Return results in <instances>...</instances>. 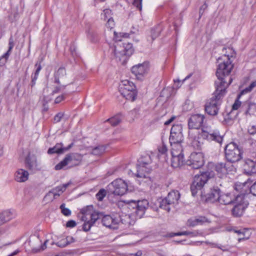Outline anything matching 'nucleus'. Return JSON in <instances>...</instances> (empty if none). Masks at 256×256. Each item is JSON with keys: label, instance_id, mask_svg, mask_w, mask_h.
<instances>
[{"label": "nucleus", "instance_id": "f257e3e1", "mask_svg": "<svg viewBox=\"0 0 256 256\" xmlns=\"http://www.w3.org/2000/svg\"><path fill=\"white\" fill-rule=\"evenodd\" d=\"M218 66L216 72V76L218 80L215 82V86H221L224 88V90L232 81L230 76H228L234 68L232 61L229 55L224 54L217 60Z\"/></svg>", "mask_w": 256, "mask_h": 256}, {"label": "nucleus", "instance_id": "f03ea898", "mask_svg": "<svg viewBox=\"0 0 256 256\" xmlns=\"http://www.w3.org/2000/svg\"><path fill=\"white\" fill-rule=\"evenodd\" d=\"M226 92L224 87L219 86L216 88L212 96L204 105V111L208 114L210 116H216L218 114L220 104V100L224 96Z\"/></svg>", "mask_w": 256, "mask_h": 256}, {"label": "nucleus", "instance_id": "7ed1b4c3", "mask_svg": "<svg viewBox=\"0 0 256 256\" xmlns=\"http://www.w3.org/2000/svg\"><path fill=\"white\" fill-rule=\"evenodd\" d=\"M233 204L234 206L231 210L232 215L234 218L241 217L249 204L248 194L240 192L237 194Z\"/></svg>", "mask_w": 256, "mask_h": 256}, {"label": "nucleus", "instance_id": "20e7f679", "mask_svg": "<svg viewBox=\"0 0 256 256\" xmlns=\"http://www.w3.org/2000/svg\"><path fill=\"white\" fill-rule=\"evenodd\" d=\"M243 152L236 143L232 142L224 148V158L230 164L240 161L242 158Z\"/></svg>", "mask_w": 256, "mask_h": 256}, {"label": "nucleus", "instance_id": "39448f33", "mask_svg": "<svg viewBox=\"0 0 256 256\" xmlns=\"http://www.w3.org/2000/svg\"><path fill=\"white\" fill-rule=\"evenodd\" d=\"M213 176V172L209 171L202 172L200 174H196L190 186L192 196H195L198 192L201 190L208 180Z\"/></svg>", "mask_w": 256, "mask_h": 256}, {"label": "nucleus", "instance_id": "423d86ee", "mask_svg": "<svg viewBox=\"0 0 256 256\" xmlns=\"http://www.w3.org/2000/svg\"><path fill=\"white\" fill-rule=\"evenodd\" d=\"M119 91L121 94L127 100L134 101L137 96V91L134 84L128 80L121 82L119 86Z\"/></svg>", "mask_w": 256, "mask_h": 256}, {"label": "nucleus", "instance_id": "0eeeda50", "mask_svg": "<svg viewBox=\"0 0 256 256\" xmlns=\"http://www.w3.org/2000/svg\"><path fill=\"white\" fill-rule=\"evenodd\" d=\"M182 124H174L171 128L169 142L170 146L179 150H182L181 143L184 140Z\"/></svg>", "mask_w": 256, "mask_h": 256}, {"label": "nucleus", "instance_id": "6e6552de", "mask_svg": "<svg viewBox=\"0 0 256 256\" xmlns=\"http://www.w3.org/2000/svg\"><path fill=\"white\" fill-rule=\"evenodd\" d=\"M82 160V156L78 153H70L67 154L64 158L58 164L54 167L56 170L64 169L68 165V168L78 165Z\"/></svg>", "mask_w": 256, "mask_h": 256}, {"label": "nucleus", "instance_id": "1a4fd4ad", "mask_svg": "<svg viewBox=\"0 0 256 256\" xmlns=\"http://www.w3.org/2000/svg\"><path fill=\"white\" fill-rule=\"evenodd\" d=\"M152 160L151 156L149 154L142 156L138 161L137 164V173L136 176L138 178H148V174L152 170V169L148 168V166L152 162Z\"/></svg>", "mask_w": 256, "mask_h": 256}, {"label": "nucleus", "instance_id": "9d476101", "mask_svg": "<svg viewBox=\"0 0 256 256\" xmlns=\"http://www.w3.org/2000/svg\"><path fill=\"white\" fill-rule=\"evenodd\" d=\"M128 205V208L133 210L132 212L134 213L138 218H140L148 206V202L146 199L138 201L130 200Z\"/></svg>", "mask_w": 256, "mask_h": 256}, {"label": "nucleus", "instance_id": "9b49d317", "mask_svg": "<svg viewBox=\"0 0 256 256\" xmlns=\"http://www.w3.org/2000/svg\"><path fill=\"white\" fill-rule=\"evenodd\" d=\"M127 184L122 180L116 179L108 186V192L116 196H123L128 191Z\"/></svg>", "mask_w": 256, "mask_h": 256}, {"label": "nucleus", "instance_id": "f8f14e48", "mask_svg": "<svg viewBox=\"0 0 256 256\" xmlns=\"http://www.w3.org/2000/svg\"><path fill=\"white\" fill-rule=\"evenodd\" d=\"M187 169L200 168L204 164V156L202 152H192L189 156L186 162Z\"/></svg>", "mask_w": 256, "mask_h": 256}, {"label": "nucleus", "instance_id": "ddd939ff", "mask_svg": "<svg viewBox=\"0 0 256 256\" xmlns=\"http://www.w3.org/2000/svg\"><path fill=\"white\" fill-rule=\"evenodd\" d=\"M134 49L132 44L128 42H118L114 46V54L116 56H130L134 52Z\"/></svg>", "mask_w": 256, "mask_h": 256}, {"label": "nucleus", "instance_id": "4468645a", "mask_svg": "<svg viewBox=\"0 0 256 256\" xmlns=\"http://www.w3.org/2000/svg\"><path fill=\"white\" fill-rule=\"evenodd\" d=\"M198 138H202L208 141H214L218 144H222L223 140V137L220 136L218 130H208L202 128L201 132L198 134Z\"/></svg>", "mask_w": 256, "mask_h": 256}, {"label": "nucleus", "instance_id": "2eb2a0df", "mask_svg": "<svg viewBox=\"0 0 256 256\" xmlns=\"http://www.w3.org/2000/svg\"><path fill=\"white\" fill-rule=\"evenodd\" d=\"M182 150H179L174 148H172V166L176 168L182 166L184 162V154L182 153Z\"/></svg>", "mask_w": 256, "mask_h": 256}, {"label": "nucleus", "instance_id": "dca6fc26", "mask_svg": "<svg viewBox=\"0 0 256 256\" xmlns=\"http://www.w3.org/2000/svg\"><path fill=\"white\" fill-rule=\"evenodd\" d=\"M102 225L110 228L116 230L118 228L120 224V216L113 217L110 215H104L102 218Z\"/></svg>", "mask_w": 256, "mask_h": 256}, {"label": "nucleus", "instance_id": "f3484780", "mask_svg": "<svg viewBox=\"0 0 256 256\" xmlns=\"http://www.w3.org/2000/svg\"><path fill=\"white\" fill-rule=\"evenodd\" d=\"M234 168L231 164L218 162L215 165L214 170L220 178L226 176L229 172H232Z\"/></svg>", "mask_w": 256, "mask_h": 256}, {"label": "nucleus", "instance_id": "a211bd4d", "mask_svg": "<svg viewBox=\"0 0 256 256\" xmlns=\"http://www.w3.org/2000/svg\"><path fill=\"white\" fill-rule=\"evenodd\" d=\"M205 117L204 115L196 114L192 115L188 120L189 128L198 129L202 125Z\"/></svg>", "mask_w": 256, "mask_h": 256}, {"label": "nucleus", "instance_id": "6ab92c4d", "mask_svg": "<svg viewBox=\"0 0 256 256\" xmlns=\"http://www.w3.org/2000/svg\"><path fill=\"white\" fill-rule=\"evenodd\" d=\"M148 70V63L146 62L135 65L131 68L132 72L139 80L142 79L144 74L147 73Z\"/></svg>", "mask_w": 256, "mask_h": 256}, {"label": "nucleus", "instance_id": "aec40b11", "mask_svg": "<svg viewBox=\"0 0 256 256\" xmlns=\"http://www.w3.org/2000/svg\"><path fill=\"white\" fill-rule=\"evenodd\" d=\"M240 112L246 116H252L256 112V103L248 100L242 102L240 106Z\"/></svg>", "mask_w": 256, "mask_h": 256}, {"label": "nucleus", "instance_id": "412c9836", "mask_svg": "<svg viewBox=\"0 0 256 256\" xmlns=\"http://www.w3.org/2000/svg\"><path fill=\"white\" fill-rule=\"evenodd\" d=\"M221 191L218 186H214L206 195V201L207 202L214 203L219 201Z\"/></svg>", "mask_w": 256, "mask_h": 256}, {"label": "nucleus", "instance_id": "4be33fe9", "mask_svg": "<svg viewBox=\"0 0 256 256\" xmlns=\"http://www.w3.org/2000/svg\"><path fill=\"white\" fill-rule=\"evenodd\" d=\"M74 146V143L72 142L66 147H64L62 143H57L54 147L50 148L48 150V154H62L65 152L68 151Z\"/></svg>", "mask_w": 256, "mask_h": 256}, {"label": "nucleus", "instance_id": "5701e85b", "mask_svg": "<svg viewBox=\"0 0 256 256\" xmlns=\"http://www.w3.org/2000/svg\"><path fill=\"white\" fill-rule=\"evenodd\" d=\"M236 196L231 192L220 194L218 202L224 205L233 204L235 202Z\"/></svg>", "mask_w": 256, "mask_h": 256}, {"label": "nucleus", "instance_id": "b1692460", "mask_svg": "<svg viewBox=\"0 0 256 256\" xmlns=\"http://www.w3.org/2000/svg\"><path fill=\"white\" fill-rule=\"evenodd\" d=\"M244 168L245 172L248 174H256V162L254 160L246 159Z\"/></svg>", "mask_w": 256, "mask_h": 256}, {"label": "nucleus", "instance_id": "393cba45", "mask_svg": "<svg viewBox=\"0 0 256 256\" xmlns=\"http://www.w3.org/2000/svg\"><path fill=\"white\" fill-rule=\"evenodd\" d=\"M210 221L206 216H199L194 219H188L187 222V225L188 226L194 227L197 225L202 224L205 222L210 223Z\"/></svg>", "mask_w": 256, "mask_h": 256}, {"label": "nucleus", "instance_id": "a878e982", "mask_svg": "<svg viewBox=\"0 0 256 256\" xmlns=\"http://www.w3.org/2000/svg\"><path fill=\"white\" fill-rule=\"evenodd\" d=\"M26 167L30 170H34L36 169L37 162L36 157L30 154L26 156L24 160Z\"/></svg>", "mask_w": 256, "mask_h": 256}, {"label": "nucleus", "instance_id": "bb28decb", "mask_svg": "<svg viewBox=\"0 0 256 256\" xmlns=\"http://www.w3.org/2000/svg\"><path fill=\"white\" fill-rule=\"evenodd\" d=\"M66 70L64 68L60 67L54 74V82L60 84V81L64 82L66 78Z\"/></svg>", "mask_w": 256, "mask_h": 256}, {"label": "nucleus", "instance_id": "cd10ccee", "mask_svg": "<svg viewBox=\"0 0 256 256\" xmlns=\"http://www.w3.org/2000/svg\"><path fill=\"white\" fill-rule=\"evenodd\" d=\"M28 172L23 169L18 170L15 173V180L18 182H24L28 178Z\"/></svg>", "mask_w": 256, "mask_h": 256}, {"label": "nucleus", "instance_id": "c85d7f7f", "mask_svg": "<svg viewBox=\"0 0 256 256\" xmlns=\"http://www.w3.org/2000/svg\"><path fill=\"white\" fill-rule=\"evenodd\" d=\"M14 218L12 213L6 210L0 213V226L9 222Z\"/></svg>", "mask_w": 256, "mask_h": 256}, {"label": "nucleus", "instance_id": "c756f323", "mask_svg": "<svg viewBox=\"0 0 256 256\" xmlns=\"http://www.w3.org/2000/svg\"><path fill=\"white\" fill-rule=\"evenodd\" d=\"M166 198L169 202L174 204L178 202L180 198V194L178 190H172L168 194Z\"/></svg>", "mask_w": 256, "mask_h": 256}, {"label": "nucleus", "instance_id": "7c9ffc66", "mask_svg": "<svg viewBox=\"0 0 256 256\" xmlns=\"http://www.w3.org/2000/svg\"><path fill=\"white\" fill-rule=\"evenodd\" d=\"M102 212L94 211L90 214V219L88 220L90 223L94 225L99 219H102Z\"/></svg>", "mask_w": 256, "mask_h": 256}, {"label": "nucleus", "instance_id": "2f4dec72", "mask_svg": "<svg viewBox=\"0 0 256 256\" xmlns=\"http://www.w3.org/2000/svg\"><path fill=\"white\" fill-rule=\"evenodd\" d=\"M102 212L94 211L90 214V219L88 220L90 223L94 225L99 219H102Z\"/></svg>", "mask_w": 256, "mask_h": 256}, {"label": "nucleus", "instance_id": "473e14b6", "mask_svg": "<svg viewBox=\"0 0 256 256\" xmlns=\"http://www.w3.org/2000/svg\"><path fill=\"white\" fill-rule=\"evenodd\" d=\"M87 36L92 42H96L98 40V34L97 32L92 29H90L88 30Z\"/></svg>", "mask_w": 256, "mask_h": 256}, {"label": "nucleus", "instance_id": "72a5a7b5", "mask_svg": "<svg viewBox=\"0 0 256 256\" xmlns=\"http://www.w3.org/2000/svg\"><path fill=\"white\" fill-rule=\"evenodd\" d=\"M172 204L171 203L168 202V199L166 197L160 202L159 206L160 208L166 210L167 212H169L170 210V206Z\"/></svg>", "mask_w": 256, "mask_h": 256}, {"label": "nucleus", "instance_id": "f704fd0d", "mask_svg": "<svg viewBox=\"0 0 256 256\" xmlns=\"http://www.w3.org/2000/svg\"><path fill=\"white\" fill-rule=\"evenodd\" d=\"M64 192V190H62L61 186H59L50 190L48 194H53L54 198H56V196H59Z\"/></svg>", "mask_w": 256, "mask_h": 256}, {"label": "nucleus", "instance_id": "c9c22d12", "mask_svg": "<svg viewBox=\"0 0 256 256\" xmlns=\"http://www.w3.org/2000/svg\"><path fill=\"white\" fill-rule=\"evenodd\" d=\"M162 31V28L160 26H156L151 29V38L152 40L158 38Z\"/></svg>", "mask_w": 256, "mask_h": 256}, {"label": "nucleus", "instance_id": "e433bc0d", "mask_svg": "<svg viewBox=\"0 0 256 256\" xmlns=\"http://www.w3.org/2000/svg\"><path fill=\"white\" fill-rule=\"evenodd\" d=\"M121 115L118 114L116 115L107 120L112 126H116L119 124L121 122Z\"/></svg>", "mask_w": 256, "mask_h": 256}, {"label": "nucleus", "instance_id": "4c0bfd02", "mask_svg": "<svg viewBox=\"0 0 256 256\" xmlns=\"http://www.w3.org/2000/svg\"><path fill=\"white\" fill-rule=\"evenodd\" d=\"M106 147L104 146H99L92 149V153L96 156H100L105 151Z\"/></svg>", "mask_w": 256, "mask_h": 256}, {"label": "nucleus", "instance_id": "58836bf2", "mask_svg": "<svg viewBox=\"0 0 256 256\" xmlns=\"http://www.w3.org/2000/svg\"><path fill=\"white\" fill-rule=\"evenodd\" d=\"M82 219V221H84L82 226L83 230L84 232L89 231L93 225L88 220V218L86 216H83Z\"/></svg>", "mask_w": 256, "mask_h": 256}, {"label": "nucleus", "instance_id": "ea45409f", "mask_svg": "<svg viewBox=\"0 0 256 256\" xmlns=\"http://www.w3.org/2000/svg\"><path fill=\"white\" fill-rule=\"evenodd\" d=\"M114 38L116 40V41L118 42H122V40L120 38L122 37L124 38H127L129 36V34L128 33H117L116 32H114Z\"/></svg>", "mask_w": 256, "mask_h": 256}, {"label": "nucleus", "instance_id": "a19ab883", "mask_svg": "<svg viewBox=\"0 0 256 256\" xmlns=\"http://www.w3.org/2000/svg\"><path fill=\"white\" fill-rule=\"evenodd\" d=\"M93 206L92 205L88 206L81 210V212L84 216L90 214L94 211L93 210Z\"/></svg>", "mask_w": 256, "mask_h": 256}, {"label": "nucleus", "instance_id": "79ce46f5", "mask_svg": "<svg viewBox=\"0 0 256 256\" xmlns=\"http://www.w3.org/2000/svg\"><path fill=\"white\" fill-rule=\"evenodd\" d=\"M68 238V236L66 239H62L56 243V244L60 248H64L70 244V242L69 241Z\"/></svg>", "mask_w": 256, "mask_h": 256}, {"label": "nucleus", "instance_id": "37998d69", "mask_svg": "<svg viewBox=\"0 0 256 256\" xmlns=\"http://www.w3.org/2000/svg\"><path fill=\"white\" fill-rule=\"evenodd\" d=\"M106 191L104 189H100L96 194V197L98 201H102L106 196Z\"/></svg>", "mask_w": 256, "mask_h": 256}, {"label": "nucleus", "instance_id": "c03bdc74", "mask_svg": "<svg viewBox=\"0 0 256 256\" xmlns=\"http://www.w3.org/2000/svg\"><path fill=\"white\" fill-rule=\"evenodd\" d=\"M254 88V84H250V85L246 88L242 90L240 93L238 94V98H240L242 96L250 92L251 90Z\"/></svg>", "mask_w": 256, "mask_h": 256}, {"label": "nucleus", "instance_id": "a18cd8bd", "mask_svg": "<svg viewBox=\"0 0 256 256\" xmlns=\"http://www.w3.org/2000/svg\"><path fill=\"white\" fill-rule=\"evenodd\" d=\"M10 55V54H8V52H6L0 58V66H4L8 58Z\"/></svg>", "mask_w": 256, "mask_h": 256}, {"label": "nucleus", "instance_id": "49530a36", "mask_svg": "<svg viewBox=\"0 0 256 256\" xmlns=\"http://www.w3.org/2000/svg\"><path fill=\"white\" fill-rule=\"evenodd\" d=\"M60 208L62 211V213L66 216H68L71 214V211L68 208H65V204H62L60 206Z\"/></svg>", "mask_w": 256, "mask_h": 256}, {"label": "nucleus", "instance_id": "de8ad7c7", "mask_svg": "<svg viewBox=\"0 0 256 256\" xmlns=\"http://www.w3.org/2000/svg\"><path fill=\"white\" fill-rule=\"evenodd\" d=\"M239 99L240 98H238V96L234 102V103L233 104L232 106V109L233 110H237L238 108L240 109V106H242V102L239 100Z\"/></svg>", "mask_w": 256, "mask_h": 256}, {"label": "nucleus", "instance_id": "09e8293b", "mask_svg": "<svg viewBox=\"0 0 256 256\" xmlns=\"http://www.w3.org/2000/svg\"><path fill=\"white\" fill-rule=\"evenodd\" d=\"M59 85L60 86H56L54 88V90L52 92V94H54L58 93L60 92L62 90L65 89L67 86V84L60 85V84Z\"/></svg>", "mask_w": 256, "mask_h": 256}, {"label": "nucleus", "instance_id": "8fccbe9b", "mask_svg": "<svg viewBox=\"0 0 256 256\" xmlns=\"http://www.w3.org/2000/svg\"><path fill=\"white\" fill-rule=\"evenodd\" d=\"M64 115V114L62 112H60L58 113L54 118V123H58L60 122Z\"/></svg>", "mask_w": 256, "mask_h": 256}, {"label": "nucleus", "instance_id": "3c124183", "mask_svg": "<svg viewBox=\"0 0 256 256\" xmlns=\"http://www.w3.org/2000/svg\"><path fill=\"white\" fill-rule=\"evenodd\" d=\"M14 39L11 36L10 38L9 42H8V51L6 52H8V54H11L12 50L14 46Z\"/></svg>", "mask_w": 256, "mask_h": 256}, {"label": "nucleus", "instance_id": "603ef678", "mask_svg": "<svg viewBox=\"0 0 256 256\" xmlns=\"http://www.w3.org/2000/svg\"><path fill=\"white\" fill-rule=\"evenodd\" d=\"M142 0H134L132 3L133 5L140 10H141L142 8Z\"/></svg>", "mask_w": 256, "mask_h": 256}, {"label": "nucleus", "instance_id": "864d4df0", "mask_svg": "<svg viewBox=\"0 0 256 256\" xmlns=\"http://www.w3.org/2000/svg\"><path fill=\"white\" fill-rule=\"evenodd\" d=\"M35 68H36V71L34 72V74L38 75L39 74L41 70L42 67L41 66L40 62H37L35 64Z\"/></svg>", "mask_w": 256, "mask_h": 256}, {"label": "nucleus", "instance_id": "5fc2aeb1", "mask_svg": "<svg viewBox=\"0 0 256 256\" xmlns=\"http://www.w3.org/2000/svg\"><path fill=\"white\" fill-rule=\"evenodd\" d=\"M106 26L108 28H110V30L114 28V22L112 18H110L108 19V20L106 24Z\"/></svg>", "mask_w": 256, "mask_h": 256}, {"label": "nucleus", "instance_id": "6e6d98bb", "mask_svg": "<svg viewBox=\"0 0 256 256\" xmlns=\"http://www.w3.org/2000/svg\"><path fill=\"white\" fill-rule=\"evenodd\" d=\"M66 95V93H64L62 95L58 96L56 97L54 100V102L56 104H58L62 100H64L65 97Z\"/></svg>", "mask_w": 256, "mask_h": 256}, {"label": "nucleus", "instance_id": "4d7b16f0", "mask_svg": "<svg viewBox=\"0 0 256 256\" xmlns=\"http://www.w3.org/2000/svg\"><path fill=\"white\" fill-rule=\"evenodd\" d=\"M158 152L162 154H165L167 152V148L165 144H162L161 146L158 148Z\"/></svg>", "mask_w": 256, "mask_h": 256}, {"label": "nucleus", "instance_id": "13d9d810", "mask_svg": "<svg viewBox=\"0 0 256 256\" xmlns=\"http://www.w3.org/2000/svg\"><path fill=\"white\" fill-rule=\"evenodd\" d=\"M76 225V223L74 220H70L66 224V227L70 228L74 227Z\"/></svg>", "mask_w": 256, "mask_h": 256}, {"label": "nucleus", "instance_id": "bf43d9fd", "mask_svg": "<svg viewBox=\"0 0 256 256\" xmlns=\"http://www.w3.org/2000/svg\"><path fill=\"white\" fill-rule=\"evenodd\" d=\"M250 192L252 194L256 196V182L250 188Z\"/></svg>", "mask_w": 256, "mask_h": 256}, {"label": "nucleus", "instance_id": "052dcab7", "mask_svg": "<svg viewBox=\"0 0 256 256\" xmlns=\"http://www.w3.org/2000/svg\"><path fill=\"white\" fill-rule=\"evenodd\" d=\"M38 75H36L34 74V76H32V81L30 82V86L32 87H33L36 84V80L38 79Z\"/></svg>", "mask_w": 256, "mask_h": 256}, {"label": "nucleus", "instance_id": "680f3d73", "mask_svg": "<svg viewBox=\"0 0 256 256\" xmlns=\"http://www.w3.org/2000/svg\"><path fill=\"white\" fill-rule=\"evenodd\" d=\"M120 224H128V225H129V224H130V222H129V220H130V218L129 216H125V218L127 219L128 220V221H126V220L125 219H122V218H120Z\"/></svg>", "mask_w": 256, "mask_h": 256}, {"label": "nucleus", "instance_id": "e2e57ef3", "mask_svg": "<svg viewBox=\"0 0 256 256\" xmlns=\"http://www.w3.org/2000/svg\"><path fill=\"white\" fill-rule=\"evenodd\" d=\"M182 232H176V233H170V234H168L167 236L168 237L172 238V237H173V236H182Z\"/></svg>", "mask_w": 256, "mask_h": 256}, {"label": "nucleus", "instance_id": "0e129e2a", "mask_svg": "<svg viewBox=\"0 0 256 256\" xmlns=\"http://www.w3.org/2000/svg\"><path fill=\"white\" fill-rule=\"evenodd\" d=\"M176 117L174 116H173L171 117L168 120H166L164 122V125L168 126L169 125L174 119Z\"/></svg>", "mask_w": 256, "mask_h": 256}, {"label": "nucleus", "instance_id": "69168bd1", "mask_svg": "<svg viewBox=\"0 0 256 256\" xmlns=\"http://www.w3.org/2000/svg\"><path fill=\"white\" fill-rule=\"evenodd\" d=\"M19 252H20V250H16L15 251H14L13 252H12V254H10L9 255H8V256H16L18 254Z\"/></svg>", "mask_w": 256, "mask_h": 256}, {"label": "nucleus", "instance_id": "338daca9", "mask_svg": "<svg viewBox=\"0 0 256 256\" xmlns=\"http://www.w3.org/2000/svg\"><path fill=\"white\" fill-rule=\"evenodd\" d=\"M208 8V5L205 2L203 5H202L200 8V10H206Z\"/></svg>", "mask_w": 256, "mask_h": 256}, {"label": "nucleus", "instance_id": "774afa93", "mask_svg": "<svg viewBox=\"0 0 256 256\" xmlns=\"http://www.w3.org/2000/svg\"><path fill=\"white\" fill-rule=\"evenodd\" d=\"M142 254V252L141 251H138L135 254H132V255H134V256H141Z\"/></svg>", "mask_w": 256, "mask_h": 256}]
</instances>
